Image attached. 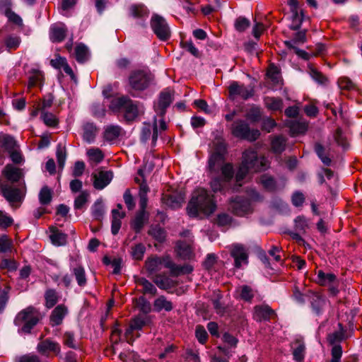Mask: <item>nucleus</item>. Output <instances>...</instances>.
I'll return each instance as SVG.
<instances>
[{
  "label": "nucleus",
  "mask_w": 362,
  "mask_h": 362,
  "mask_svg": "<svg viewBox=\"0 0 362 362\" xmlns=\"http://www.w3.org/2000/svg\"><path fill=\"white\" fill-rule=\"evenodd\" d=\"M226 146L219 142L215 151L211 154L209 160L210 170L216 171L221 168L223 177H217L211 182V187L214 192H225L233 175V166L230 163L223 164Z\"/></svg>",
  "instance_id": "obj_1"
},
{
  "label": "nucleus",
  "mask_w": 362,
  "mask_h": 362,
  "mask_svg": "<svg viewBox=\"0 0 362 362\" xmlns=\"http://www.w3.org/2000/svg\"><path fill=\"white\" fill-rule=\"evenodd\" d=\"M269 166L268 160L263 157H258L255 150L249 148L243 153L242 162L236 173L237 185L240 187L242 181L245 179L250 173L263 171Z\"/></svg>",
  "instance_id": "obj_2"
},
{
  "label": "nucleus",
  "mask_w": 362,
  "mask_h": 362,
  "mask_svg": "<svg viewBox=\"0 0 362 362\" xmlns=\"http://www.w3.org/2000/svg\"><path fill=\"white\" fill-rule=\"evenodd\" d=\"M215 209L216 204L212 196L204 189H196L187 206V213L192 217L197 216L199 213L209 215Z\"/></svg>",
  "instance_id": "obj_3"
},
{
  "label": "nucleus",
  "mask_w": 362,
  "mask_h": 362,
  "mask_svg": "<svg viewBox=\"0 0 362 362\" xmlns=\"http://www.w3.org/2000/svg\"><path fill=\"white\" fill-rule=\"evenodd\" d=\"M110 108L115 112H122L127 121L134 120L144 112V108L139 103L134 101L127 96L112 99L110 104Z\"/></svg>",
  "instance_id": "obj_4"
},
{
  "label": "nucleus",
  "mask_w": 362,
  "mask_h": 362,
  "mask_svg": "<svg viewBox=\"0 0 362 362\" xmlns=\"http://www.w3.org/2000/svg\"><path fill=\"white\" fill-rule=\"evenodd\" d=\"M247 194L250 200L236 197L230 202L229 209L237 216H244L252 211L251 202H262L263 197L256 190L251 189L248 191Z\"/></svg>",
  "instance_id": "obj_5"
},
{
  "label": "nucleus",
  "mask_w": 362,
  "mask_h": 362,
  "mask_svg": "<svg viewBox=\"0 0 362 362\" xmlns=\"http://www.w3.org/2000/svg\"><path fill=\"white\" fill-rule=\"evenodd\" d=\"M41 317L40 313L37 309L33 306H29L18 313L14 322L18 326L22 325V330L23 332H30L38 323Z\"/></svg>",
  "instance_id": "obj_6"
},
{
  "label": "nucleus",
  "mask_w": 362,
  "mask_h": 362,
  "mask_svg": "<svg viewBox=\"0 0 362 362\" xmlns=\"http://www.w3.org/2000/svg\"><path fill=\"white\" fill-rule=\"evenodd\" d=\"M163 267L170 269L175 275L182 272V269L176 266L169 257H153L146 261V268L151 274L160 271Z\"/></svg>",
  "instance_id": "obj_7"
},
{
  "label": "nucleus",
  "mask_w": 362,
  "mask_h": 362,
  "mask_svg": "<svg viewBox=\"0 0 362 362\" xmlns=\"http://www.w3.org/2000/svg\"><path fill=\"white\" fill-rule=\"evenodd\" d=\"M231 132L235 137L250 141L257 140L260 135L259 130L251 129L249 125L243 120L235 121L232 124Z\"/></svg>",
  "instance_id": "obj_8"
},
{
  "label": "nucleus",
  "mask_w": 362,
  "mask_h": 362,
  "mask_svg": "<svg viewBox=\"0 0 362 362\" xmlns=\"http://www.w3.org/2000/svg\"><path fill=\"white\" fill-rule=\"evenodd\" d=\"M151 81V75L141 70L132 71L129 76V85L134 90L141 91L146 89Z\"/></svg>",
  "instance_id": "obj_9"
},
{
  "label": "nucleus",
  "mask_w": 362,
  "mask_h": 362,
  "mask_svg": "<svg viewBox=\"0 0 362 362\" xmlns=\"http://www.w3.org/2000/svg\"><path fill=\"white\" fill-rule=\"evenodd\" d=\"M151 27L158 39L163 41L168 40L170 37V30L166 21L158 15L154 14L151 17Z\"/></svg>",
  "instance_id": "obj_10"
},
{
  "label": "nucleus",
  "mask_w": 362,
  "mask_h": 362,
  "mask_svg": "<svg viewBox=\"0 0 362 362\" xmlns=\"http://www.w3.org/2000/svg\"><path fill=\"white\" fill-rule=\"evenodd\" d=\"M253 95L254 89L251 86H246L235 81L230 82L228 86V96L231 100H235L238 98L247 100Z\"/></svg>",
  "instance_id": "obj_11"
},
{
  "label": "nucleus",
  "mask_w": 362,
  "mask_h": 362,
  "mask_svg": "<svg viewBox=\"0 0 362 362\" xmlns=\"http://www.w3.org/2000/svg\"><path fill=\"white\" fill-rule=\"evenodd\" d=\"M185 193L183 190H175L164 193L162 197V203L171 209L180 208L185 202Z\"/></svg>",
  "instance_id": "obj_12"
},
{
  "label": "nucleus",
  "mask_w": 362,
  "mask_h": 362,
  "mask_svg": "<svg viewBox=\"0 0 362 362\" xmlns=\"http://www.w3.org/2000/svg\"><path fill=\"white\" fill-rule=\"evenodd\" d=\"M21 42L20 36L16 34H8L4 36H0V53L3 52L4 46L8 51L16 50L18 48Z\"/></svg>",
  "instance_id": "obj_13"
},
{
  "label": "nucleus",
  "mask_w": 362,
  "mask_h": 362,
  "mask_svg": "<svg viewBox=\"0 0 362 362\" xmlns=\"http://www.w3.org/2000/svg\"><path fill=\"white\" fill-rule=\"evenodd\" d=\"M259 182L262 185L264 189L269 192H275L284 187L286 182L281 180L277 182L274 178L267 174L262 175L259 180Z\"/></svg>",
  "instance_id": "obj_14"
},
{
  "label": "nucleus",
  "mask_w": 362,
  "mask_h": 362,
  "mask_svg": "<svg viewBox=\"0 0 362 362\" xmlns=\"http://www.w3.org/2000/svg\"><path fill=\"white\" fill-rule=\"evenodd\" d=\"M37 349L43 355H48L50 353L57 355L61 351L59 344L49 339L40 341L37 344Z\"/></svg>",
  "instance_id": "obj_15"
},
{
  "label": "nucleus",
  "mask_w": 362,
  "mask_h": 362,
  "mask_svg": "<svg viewBox=\"0 0 362 362\" xmlns=\"http://www.w3.org/2000/svg\"><path fill=\"white\" fill-rule=\"evenodd\" d=\"M230 254L235 259V267L240 268L243 264H247V254L242 245H233Z\"/></svg>",
  "instance_id": "obj_16"
},
{
  "label": "nucleus",
  "mask_w": 362,
  "mask_h": 362,
  "mask_svg": "<svg viewBox=\"0 0 362 362\" xmlns=\"http://www.w3.org/2000/svg\"><path fill=\"white\" fill-rule=\"evenodd\" d=\"M146 317L144 316H138L131 321L129 327L126 329L125 332V337L128 343H132L133 341L132 337V332L134 330L141 329L143 327L146 325Z\"/></svg>",
  "instance_id": "obj_17"
},
{
  "label": "nucleus",
  "mask_w": 362,
  "mask_h": 362,
  "mask_svg": "<svg viewBox=\"0 0 362 362\" xmlns=\"http://www.w3.org/2000/svg\"><path fill=\"white\" fill-rule=\"evenodd\" d=\"M67 28L64 24L52 25L49 28V39L52 42H60L66 36Z\"/></svg>",
  "instance_id": "obj_18"
},
{
  "label": "nucleus",
  "mask_w": 362,
  "mask_h": 362,
  "mask_svg": "<svg viewBox=\"0 0 362 362\" xmlns=\"http://www.w3.org/2000/svg\"><path fill=\"white\" fill-rule=\"evenodd\" d=\"M93 186L97 189H103L112 180V173L110 171H100L93 175Z\"/></svg>",
  "instance_id": "obj_19"
},
{
  "label": "nucleus",
  "mask_w": 362,
  "mask_h": 362,
  "mask_svg": "<svg viewBox=\"0 0 362 362\" xmlns=\"http://www.w3.org/2000/svg\"><path fill=\"white\" fill-rule=\"evenodd\" d=\"M68 314V308L64 304L57 305L52 312L49 320L52 326L59 325Z\"/></svg>",
  "instance_id": "obj_20"
},
{
  "label": "nucleus",
  "mask_w": 362,
  "mask_h": 362,
  "mask_svg": "<svg viewBox=\"0 0 362 362\" xmlns=\"http://www.w3.org/2000/svg\"><path fill=\"white\" fill-rule=\"evenodd\" d=\"M158 132L157 122L156 119L152 124L150 123H144L141 130V139L142 141H145L152 136V142L156 143L158 139Z\"/></svg>",
  "instance_id": "obj_21"
},
{
  "label": "nucleus",
  "mask_w": 362,
  "mask_h": 362,
  "mask_svg": "<svg viewBox=\"0 0 362 362\" xmlns=\"http://www.w3.org/2000/svg\"><path fill=\"white\" fill-rule=\"evenodd\" d=\"M149 11L142 4H134L129 7V16L137 19H146L148 17Z\"/></svg>",
  "instance_id": "obj_22"
},
{
  "label": "nucleus",
  "mask_w": 362,
  "mask_h": 362,
  "mask_svg": "<svg viewBox=\"0 0 362 362\" xmlns=\"http://www.w3.org/2000/svg\"><path fill=\"white\" fill-rule=\"evenodd\" d=\"M274 315V311L268 305H257L255 307L254 317L257 321L268 320Z\"/></svg>",
  "instance_id": "obj_23"
},
{
  "label": "nucleus",
  "mask_w": 362,
  "mask_h": 362,
  "mask_svg": "<svg viewBox=\"0 0 362 362\" xmlns=\"http://www.w3.org/2000/svg\"><path fill=\"white\" fill-rule=\"evenodd\" d=\"M173 100V93L170 90L163 91L159 97L158 105L156 106V111L161 115L165 113V109L170 105Z\"/></svg>",
  "instance_id": "obj_24"
},
{
  "label": "nucleus",
  "mask_w": 362,
  "mask_h": 362,
  "mask_svg": "<svg viewBox=\"0 0 362 362\" xmlns=\"http://www.w3.org/2000/svg\"><path fill=\"white\" fill-rule=\"evenodd\" d=\"M4 177L13 182H18L22 177L21 170L13 165L8 164L2 171Z\"/></svg>",
  "instance_id": "obj_25"
},
{
  "label": "nucleus",
  "mask_w": 362,
  "mask_h": 362,
  "mask_svg": "<svg viewBox=\"0 0 362 362\" xmlns=\"http://www.w3.org/2000/svg\"><path fill=\"white\" fill-rule=\"evenodd\" d=\"M49 230V238L53 245L56 246H61L66 244L67 235L65 233H62L54 226L50 227Z\"/></svg>",
  "instance_id": "obj_26"
},
{
  "label": "nucleus",
  "mask_w": 362,
  "mask_h": 362,
  "mask_svg": "<svg viewBox=\"0 0 362 362\" xmlns=\"http://www.w3.org/2000/svg\"><path fill=\"white\" fill-rule=\"evenodd\" d=\"M51 64L52 66L57 69H62L64 71L69 75L71 78H74V72L71 68L69 66L66 62V59L64 57H56L54 59L51 60Z\"/></svg>",
  "instance_id": "obj_27"
},
{
  "label": "nucleus",
  "mask_w": 362,
  "mask_h": 362,
  "mask_svg": "<svg viewBox=\"0 0 362 362\" xmlns=\"http://www.w3.org/2000/svg\"><path fill=\"white\" fill-rule=\"evenodd\" d=\"M310 303L313 311L317 315H320L324 310L326 301L325 299L320 295L313 293L310 296Z\"/></svg>",
  "instance_id": "obj_28"
},
{
  "label": "nucleus",
  "mask_w": 362,
  "mask_h": 362,
  "mask_svg": "<svg viewBox=\"0 0 362 362\" xmlns=\"http://www.w3.org/2000/svg\"><path fill=\"white\" fill-rule=\"evenodd\" d=\"M317 283L321 286H332L337 281L336 276L332 273H325L322 270H319L317 273Z\"/></svg>",
  "instance_id": "obj_29"
},
{
  "label": "nucleus",
  "mask_w": 362,
  "mask_h": 362,
  "mask_svg": "<svg viewBox=\"0 0 362 362\" xmlns=\"http://www.w3.org/2000/svg\"><path fill=\"white\" fill-rule=\"evenodd\" d=\"M176 251L182 258L189 259L192 255V245L189 243L179 241L177 243Z\"/></svg>",
  "instance_id": "obj_30"
},
{
  "label": "nucleus",
  "mask_w": 362,
  "mask_h": 362,
  "mask_svg": "<svg viewBox=\"0 0 362 362\" xmlns=\"http://www.w3.org/2000/svg\"><path fill=\"white\" fill-rule=\"evenodd\" d=\"M148 219V216L146 211H140L136 214L134 219L132 221V226L133 229L139 233L141 228L144 227L145 223Z\"/></svg>",
  "instance_id": "obj_31"
},
{
  "label": "nucleus",
  "mask_w": 362,
  "mask_h": 362,
  "mask_svg": "<svg viewBox=\"0 0 362 362\" xmlns=\"http://www.w3.org/2000/svg\"><path fill=\"white\" fill-rule=\"evenodd\" d=\"M154 309L157 311L165 310V311H170L173 310V303L167 300V298L161 296L156 298L153 303Z\"/></svg>",
  "instance_id": "obj_32"
},
{
  "label": "nucleus",
  "mask_w": 362,
  "mask_h": 362,
  "mask_svg": "<svg viewBox=\"0 0 362 362\" xmlns=\"http://www.w3.org/2000/svg\"><path fill=\"white\" fill-rule=\"evenodd\" d=\"M264 103L266 107L272 111L281 110L283 108V101L279 98L266 97Z\"/></svg>",
  "instance_id": "obj_33"
},
{
  "label": "nucleus",
  "mask_w": 362,
  "mask_h": 362,
  "mask_svg": "<svg viewBox=\"0 0 362 362\" xmlns=\"http://www.w3.org/2000/svg\"><path fill=\"white\" fill-rule=\"evenodd\" d=\"M122 130L118 125L107 126L104 132V138L107 141H113L120 136Z\"/></svg>",
  "instance_id": "obj_34"
},
{
  "label": "nucleus",
  "mask_w": 362,
  "mask_h": 362,
  "mask_svg": "<svg viewBox=\"0 0 362 362\" xmlns=\"http://www.w3.org/2000/svg\"><path fill=\"white\" fill-rule=\"evenodd\" d=\"M75 55L77 62L83 63L88 59L89 52L86 46L83 44L78 45L75 48Z\"/></svg>",
  "instance_id": "obj_35"
},
{
  "label": "nucleus",
  "mask_w": 362,
  "mask_h": 362,
  "mask_svg": "<svg viewBox=\"0 0 362 362\" xmlns=\"http://www.w3.org/2000/svg\"><path fill=\"white\" fill-rule=\"evenodd\" d=\"M97 129L92 123H87L83 126V139L88 143H91L95 136Z\"/></svg>",
  "instance_id": "obj_36"
},
{
  "label": "nucleus",
  "mask_w": 362,
  "mask_h": 362,
  "mask_svg": "<svg viewBox=\"0 0 362 362\" xmlns=\"http://www.w3.org/2000/svg\"><path fill=\"white\" fill-rule=\"evenodd\" d=\"M288 125L293 135L303 134L308 129V124L305 122H290Z\"/></svg>",
  "instance_id": "obj_37"
},
{
  "label": "nucleus",
  "mask_w": 362,
  "mask_h": 362,
  "mask_svg": "<svg viewBox=\"0 0 362 362\" xmlns=\"http://www.w3.org/2000/svg\"><path fill=\"white\" fill-rule=\"evenodd\" d=\"M42 80V74L40 71L33 69L28 76V88L30 89L40 84Z\"/></svg>",
  "instance_id": "obj_38"
},
{
  "label": "nucleus",
  "mask_w": 362,
  "mask_h": 362,
  "mask_svg": "<svg viewBox=\"0 0 362 362\" xmlns=\"http://www.w3.org/2000/svg\"><path fill=\"white\" fill-rule=\"evenodd\" d=\"M45 306L48 308H52L59 300L57 293L54 289H48L45 293Z\"/></svg>",
  "instance_id": "obj_39"
},
{
  "label": "nucleus",
  "mask_w": 362,
  "mask_h": 362,
  "mask_svg": "<svg viewBox=\"0 0 362 362\" xmlns=\"http://www.w3.org/2000/svg\"><path fill=\"white\" fill-rule=\"evenodd\" d=\"M136 284L138 286L142 287V290L144 293L154 295L156 293V288L153 284L144 278H139L136 280Z\"/></svg>",
  "instance_id": "obj_40"
},
{
  "label": "nucleus",
  "mask_w": 362,
  "mask_h": 362,
  "mask_svg": "<svg viewBox=\"0 0 362 362\" xmlns=\"http://www.w3.org/2000/svg\"><path fill=\"white\" fill-rule=\"evenodd\" d=\"M286 142V139L281 136L274 137L272 141V151L277 153H281L285 149Z\"/></svg>",
  "instance_id": "obj_41"
},
{
  "label": "nucleus",
  "mask_w": 362,
  "mask_h": 362,
  "mask_svg": "<svg viewBox=\"0 0 362 362\" xmlns=\"http://www.w3.org/2000/svg\"><path fill=\"white\" fill-rule=\"evenodd\" d=\"M87 156L89 160L95 163H100L104 158L102 151L98 148H92L87 151Z\"/></svg>",
  "instance_id": "obj_42"
},
{
  "label": "nucleus",
  "mask_w": 362,
  "mask_h": 362,
  "mask_svg": "<svg viewBox=\"0 0 362 362\" xmlns=\"http://www.w3.org/2000/svg\"><path fill=\"white\" fill-rule=\"evenodd\" d=\"M153 281L160 288L167 289L173 286V281L170 279L163 275H156Z\"/></svg>",
  "instance_id": "obj_43"
},
{
  "label": "nucleus",
  "mask_w": 362,
  "mask_h": 362,
  "mask_svg": "<svg viewBox=\"0 0 362 362\" xmlns=\"http://www.w3.org/2000/svg\"><path fill=\"white\" fill-rule=\"evenodd\" d=\"M90 194L88 191H82L74 200V208L81 209L88 202Z\"/></svg>",
  "instance_id": "obj_44"
},
{
  "label": "nucleus",
  "mask_w": 362,
  "mask_h": 362,
  "mask_svg": "<svg viewBox=\"0 0 362 362\" xmlns=\"http://www.w3.org/2000/svg\"><path fill=\"white\" fill-rule=\"evenodd\" d=\"M309 74L319 84L324 85L327 82V78L313 66H309Z\"/></svg>",
  "instance_id": "obj_45"
},
{
  "label": "nucleus",
  "mask_w": 362,
  "mask_h": 362,
  "mask_svg": "<svg viewBox=\"0 0 362 362\" xmlns=\"http://www.w3.org/2000/svg\"><path fill=\"white\" fill-rule=\"evenodd\" d=\"M73 274L77 281L78 286H84L86 284V278L84 269L81 267H76L73 269Z\"/></svg>",
  "instance_id": "obj_46"
},
{
  "label": "nucleus",
  "mask_w": 362,
  "mask_h": 362,
  "mask_svg": "<svg viewBox=\"0 0 362 362\" xmlns=\"http://www.w3.org/2000/svg\"><path fill=\"white\" fill-rule=\"evenodd\" d=\"M41 119L44 123L49 127H56L58 124V119L56 116L47 111H42V112H41Z\"/></svg>",
  "instance_id": "obj_47"
},
{
  "label": "nucleus",
  "mask_w": 362,
  "mask_h": 362,
  "mask_svg": "<svg viewBox=\"0 0 362 362\" xmlns=\"http://www.w3.org/2000/svg\"><path fill=\"white\" fill-rule=\"evenodd\" d=\"M294 359L298 362L301 361L304 358L305 346L300 341H296L293 346Z\"/></svg>",
  "instance_id": "obj_48"
},
{
  "label": "nucleus",
  "mask_w": 362,
  "mask_h": 362,
  "mask_svg": "<svg viewBox=\"0 0 362 362\" xmlns=\"http://www.w3.org/2000/svg\"><path fill=\"white\" fill-rule=\"evenodd\" d=\"M2 144L8 152L18 148L19 147L14 138L8 135H6L3 137Z\"/></svg>",
  "instance_id": "obj_49"
},
{
  "label": "nucleus",
  "mask_w": 362,
  "mask_h": 362,
  "mask_svg": "<svg viewBox=\"0 0 362 362\" xmlns=\"http://www.w3.org/2000/svg\"><path fill=\"white\" fill-rule=\"evenodd\" d=\"M240 298L245 300L250 301L254 297V293L251 287L247 285L241 286L238 288Z\"/></svg>",
  "instance_id": "obj_50"
},
{
  "label": "nucleus",
  "mask_w": 362,
  "mask_h": 362,
  "mask_svg": "<svg viewBox=\"0 0 362 362\" xmlns=\"http://www.w3.org/2000/svg\"><path fill=\"white\" fill-rule=\"evenodd\" d=\"M267 76L274 84H278L281 81L279 68L274 64H271L267 71Z\"/></svg>",
  "instance_id": "obj_51"
},
{
  "label": "nucleus",
  "mask_w": 362,
  "mask_h": 362,
  "mask_svg": "<svg viewBox=\"0 0 362 362\" xmlns=\"http://www.w3.org/2000/svg\"><path fill=\"white\" fill-rule=\"evenodd\" d=\"M39 200L42 204H48L52 200V192L47 187H44L40 192Z\"/></svg>",
  "instance_id": "obj_52"
},
{
  "label": "nucleus",
  "mask_w": 362,
  "mask_h": 362,
  "mask_svg": "<svg viewBox=\"0 0 362 362\" xmlns=\"http://www.w3.org/2000/svg\"><path fill=\"white\" fill-rule=\"evenodd\" d=\"M56 156L59 167L63 168L66 158L65 147L59 144L57 148Z\"/></svg>",
  "instance_id": "obj_53"
},
{
  "label": "nucleus",
  "mask_w": 362,
  "mask_h": 362,
  "mask_svg": "<svg viewBox=\"0 0 362 362\" xmlns=\"http://www.w3.org/2000/svg\"><path fill=\"white\" fill-rule=\"evenodd\" d=\"M148 234L158 242L163 241L165 237L164 230L158 226L151 227L148 230Z\"/></svg>",
  "instance_id": "obj_54"
},
{
  "label": "nucleus",
  "mask_w": 362,
  "mask_h": 362,
  "mask_svg": "<svg viewBox=\"0 0 362 362\" xmlns=\"http://www.w3.org/2000/svg\"><path fill=\"white\" fill-rule=\"evenodd\" d=\"M295 228L296 230L300 233H305V230L308 228V220L304 216H298L295 219Z\"/></svg>",
  "instance_id": "obj_55"
},
{
  "label": "nucleus",
  "mask_w": 362,
  "mask_h": 362,
  "mask_svg": "<svg viewBox=\"0 0 362 362\" xmlns=\"http://www.w3.org/2000/svg\"><path fill=\"white\" fill-rule=\"evenodd\" d=\"M261 110L257 106L252 107L246 115V117L251 122H257L261 118Z\"/></svg>",
  "instance_id": "obj_56"
},
{
  "label": "nucleus",
  "mask_w": 362,
  "mask_h": 362,
  "mask_svg": "<svg viewBox=\"0 0 362 362\" xmlns=\"http://www.w3.org/2000/svg\"><path fill=\"white\" fill-rule=\"evenodd\" d=\"M315 150L317 155L322 160V162L325 165H329L331 163V160L328 156H327L325 155L324 147L321 144H317L315 146Z\"/></svg>",
  "instance_id": "obj_57"
},
{
  "label": "nucleus",
  "mask_w": 362,
  "mask_h": 362,
  "mask_svg": "<svg viewBox=\"0 0 362 362\" xmlns=\"http://www.w3.org/2000/svg\"><path fill=\"white\" fill-rule=\"evenodd\" d=\"M92 214L95 219L100 220L104 214V206L101 201L95 202L92 207Z\"/></svg>",
  "instance_id": "obj_58"
},
{
  "label": "nucleus",
  "mask_w": 362,
  "mask_h": 362,
  "mask_svg": "<svg viewBox=\"0 0 362 362\" xmlns=\"http://www.w3.org/2000/svg\"><path fill=\"white\" fill-rule=\"evenodd\" d=\"M291 12L293 21L291 28L293 30H297L303 21V16L302 12H298V10L292 11Z\"/></svg>",
  "instance_id": "obj_59"
},
{
  "label": "nucleus",
  "mask_w": 362,
  "mask_h": 362,
  "mask_svg": "<svg viewBox=\"0 0 362 362\" xmlns=\"http://www.w3.org/2000/svg\"><path fill=\"white\" fill-rule=\"evenodd\" d=\"M334 140L339 146L346 148L348 146V140L346 136L342 133L340 129H337L334 134Z\"/></svg>",
  "instance_id": "obj_60"
},
{
  "label": "nucleus",
  "mask_w": 362,
  "mask_h": 362,
  "mask_svg": "<svg viewBox=\"0 0 362 362\" xmlns=\"http://www.w3.org/2000/svg\"><path fill=\"white\" fill-rule=\"evenodd\" d=\"M12 248V241L6 235L0 237V252H6L11 251Z\"/></svg>",
  "instance_id": "obj_61"
},
{
  "label": "nucleus",
  "mask_w": 362,
  "mask_h": 362,
  "mask_svg": "<svg viewBox=\"0 0 362 362\" xmlns=\"http://www.w3.org/2000/svg\"><path fill=\"white\" fill-rule=\"evenodd\" d=\"M250 21L244 17H239L235 23V28L239 32L245 30L250 26Z\"/></svg>",
  "instance_id": "obj_62"
},
{
  "label": "nucleus",
  "mask_w": 362,
  "mask_h": 362,
  "mask_svg": "<svg viewBox=\"0 0 362 362\" xmlns=\"http://www.w3.org/2000/svg\"><path fill=\"white\" fill-rule=\"evenodd\" d=\"M145 252V247L143 244H137L132 248V255L136 259H141Z\"/></svg>",
  "instance_id": "obj_63"
},
{
  "label": "nucleus",
  "mask_w": 362,
  "mask_h": 362,
  "mask_svg": "<svg viewBox=\"0 0 362 362\" xmlns=\"http://www.w3.org/2000/svg\"><path fill=\"white\" fill-rule=\"evenodd\" d=\"M332 358L330 361L327 362H341V358L342 355L341 347L339 345H335L332 349Z\"/></svg>",
  "instance_id": "obj_64"
}]
</instances>
